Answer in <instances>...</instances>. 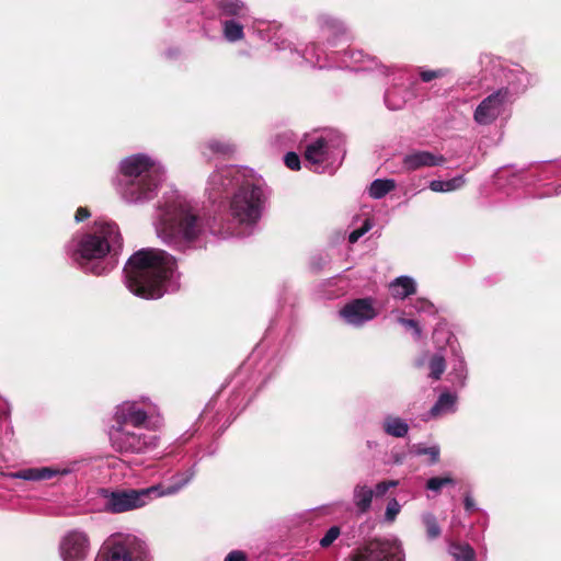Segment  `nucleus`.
<instances>
[{"instance_id": "6", "label": "nucleus", "mask_w": 561, "mask_h": 561, "mask_svg": "<svg viewBox=\"0 0 561 561\" xmlns=\"http://www.w3.org/2000/svg\"><path fill=\"white\" fill-rule=\"evenodd\" d=\"M508 87L502 88L481 101L474 111V121L480 125L493 123L505 110L512 94L524 91L529 84L527 73L518 68L511 69L506 76Z\"/></svg>"}, {"instance_id": "39", "label": "nucleus", "mask_w": 561, "mask_h": 561, "mask_svg": "<svg viewBox=\"0 0 561 561\" xmlns=\"http://www.w3.org/2000/svg\"><path fill=\"white\" fill-rule=\"evenodd\" d=\"M373 227V224L369 219H366L363 224V226L358 229L353 230L348 234V241L350 243H355L362 238L366 232H368Z\"/></svg>"}, {"instance_id": "43", "label": "nucleus", "mask_w": 561, "mask_h": 561, "mask_svg": "<svg viewBox=\"0 0 561 561\" xmlns=\"http://www.w3.org/2000/svg\"><path fill=\"white\" fill-rule=\"evenodd\" d=\"M398 322L400 324L404 325L407 329L412 330L416 339H419L421 336V329L415 320L399 318Z\"/></svg>"}, {"instance_id": "30", "label": "nucleus", "mask_w": 561, "mask_h": 561, "mask_svg": "<svg viewBox=\"0 0 561 561\" xmlns=\"http://www.w3.org/2000/svg\"><path fill=\"white\" fill-rule=\"evenodd\" d=\"M449 553L455 561H474L476 553L471 546L465 543H451L449 546Z\"/></svg>"}, {"instance_id": "22", "label": "nucleus", "mask_w": 561, "mask_h": 561, "mask_svg": "<svg viewBox=\"0 0 561 561\" xmlns=\"http://www.w3.org/2000/svg\"><path fill=\"white\" fill-rule=\"evenodd\" d=\"M373 62H375V58L364 54L363 50H347L343 54L340 67L350 68L356 71L367 70L370 69L367 64Z\"/></svg>"}, {"instance_id": "14", "label": "nucleus", "mask_w": 561, "mask_h": 561, "mask_svg": "<svg viewBox=\"0 0 561 561\" xmlns=\"http://www.w3.org/2000/svg\"><path fill=\"white\" fill-rule=\"evenodd\" d=\"M90 551V538L87 533L73 529L65 534L59 542L62 561H81Z\"/></svg>"}, {"instance_id": "13", "label": "nucleus", "mask_w": 561, "mask_h": 561, "mask_svg": "<svg viewBox=\"0 0 561 561\" xmlns=\"http://www.w3.org/2000/svg\"><path fill=\"white\" fill-rule=\"evenodd\" d=\"M403 550L397 539H375L358 550L353 561H403Z\"/></svg>"}, {"instance_id": "48", "label": "nucleus", "mask_w": 561, "mask_h": 561, "mask_svg": "<svg viewBox=\"0 0 561 561\" xmlns=\"http://www.w3.org/2000/svg\"><path fill=\"white\" fill-rule=\"evenodd\" d=\"M463 504H465L466 511H468V512H472V511L477 510L474 500L469 494H467L465 496Z\"/></svg>"}, {"instance_id": "46", "label": "nucleus", "mask_w": 561, "mask_h": 561, "mask_svg": "<svg viewBox=\"0 0 561 561\" xmlns=\"http://www.w3.org/2000/svg\"><path fill=\"white\" fill-rule=\"evenodd\" d=\"M90 217V213L85 207H79L76 211L75 219L77 222L83 221Z\"/></svg>"}, {"instance_id": "17", "label": "nucleus", "mask_w": 561, "mask_h": 561, "mask_svg": "<svg viewBox=\"0 0 561 561\" xmlns=\"http://www.w3.org/2000/svg\"><path fill=\"white\" fill-rule=\"evenodd\" d=\"M321 35L325 38L331 46H336L337 43L347 42L350 36L347 28L344 24L328 14H322L318 19Z\"/></svg>"}, {"instance_id": "38", "label": "nucleus", "mask_w": 561, "mask_h": 561, "mask_svg": "<svg viewBox=\"0 0 561 561\" xmlns=\"http://www.w3.org/2000/svg\"><path fill=\"white\" fill-rule=\"evenodd\" d=\"M400 511L401 505L399 504V502L396 499H391L386 507L385 519L390 523L393 522L397 515L400 513Z\"/></svg>"}, {"instance_id": "34", "label": "nucleus", "mask_w": 561, "mask_h": 561, "mask_svg": "<svg viewBox=\"0 0 561 561\" xmlns=\"http://www.w3.org/2000/svg\"><path fill=\"white\" fill-rule=\"evenodd\" d=\"M430 377L439 379L445 370V359L440 355H434L430 360Z\"/></svg>"}, {"instance_id": "19", "label": "nucleus", "mask_w": 561, "mask_h": 561, "mask_svg": "<svg viewBox=\"0 0 561 561\" xmlns=\"http://www.w3.org/2000/svg\"><path fill=\"white\" fill-rule=\"evenodd\" d=\"M195 476L194 467L186 469L183 472H179L171 478V482L168 485L156 484L151 485V488H157L158 490L153 493V496L162 497L174 495L180 492L184 486H186Z\"/></svg>"}, {"instance_id": "28", "label": "nucleus", "mask_w": 561, "mask_h": 561, "mask_svg": "<svg viewBox=\"0 0 561 561\" xmlns=\"http://www.w3.org/2000/svg\"><path fill=\"white\" fill-rule=\"evenodd\" d=\"M466 183L463 175H457L450 180H433L430 182V190L436 193H447L459 190Z\"/></svg>"}, {"instance_id": "11", "label": "nucleus", "mask_w": 561, "mask_h": 561, "mask_svg": "<svg viewBox=\"0 0 561 561\" xmlns=\"http://www.w3.org/2000/svg\"><path fill=\"white\" fill-rule=\"evenodd\" d=\"M251 172L252 170L237 165L217 168L207 180L206 194L208 198L213 202L231 198L237 186H240Z\"/></svg>"}, {"instance_id": "15", "label": "nucleus", "mask_w": 561, "mask_h": 561, "mask_svg": "<svg viewBox=\"0 0 561 561\" xmlns=\"http://www.w3.org/2000/svg\"><path fill=\"white\" fill-rule=\"evenodd\" d=\"M340 317L350 325L362 327L377 316V311L369 298L354 299L340 311Z\"/></svg>"}, {"instance_id": "2", "label": "nucleus", "mask_w": 561, "mask_h": 561, "mask_svg": "<svg viewBox=\"0 0 561 561\" xmlns=\"http://www.w3.org/2000/svg\"><path fill=\"white\" fill-rule=\"evenodd\" d=\"M126 287L135 296L158 299L180 287L176 260L161 249H141L134 253L124 267Z\"/></svg>"}, {"instance_id": "8", "label": "nucleus", "mask_w": 561, "mask_h": 561, "mask_svg": "<svg viewBox=\"0 0 561 561\" xmlns=\"http://www.w3.org/2000/svg\"><path fill=\"white\" fill-rule=\"evenodd\" d=\"M95 561H149V550L141 537L118 531L103 541Z\"/></svg>"}, {"instance_id": "44", "label": "nucleus", "mask_w": 561, "mask_h": 561, "mask_svg": "<svg viewBox=\"0 0 561 561\" xmlns=\"http://www.w3.org/2000/svg\"><path fill=\"white\" fill-rule=\"evenodd\" d=\"M398 484L397 481H382L379 482L374 490V494L377 496L383 495L390 488H393Z\"/></svg>"}, {"instance_id": "45", "label": "nucleus", "mask_w": 561, "mask_h": 561, "mask_svg": "<svg viewBox=\"0 0 561 561\" xmlns=\"http://www.w3.org/2000/svg\"><path fill=\"white\" fill-rule=\"evenodd\" d=\"M224 561H247V556L241 550H233L227 554Z\"/></svg>"}, {"instance_id": "10", "label": "nucleus", "mask_w": 561, "mask_h": 561, "mask_svg": "<svg viewBox=\"0 0 561 561\" xmlns=\"http://www.w3.org/2000/svg\"><path fill=\"white\" fill-rule=\"evenodd\" d=\"M110 439L115 450L146 454L158 446V436L150 428L111 427Z\"/></svg>"}, {"instance_id": "3", "label": "nucleus", "mask_w": 561, "mask_h": 561, "mask_svg": "<svg viewBox=\"0 0 561 561\" xmlns=\"http://www.w3.org/2000/svg\"><path fill=\"white\" fill-rule=\"evenodd\" d=\"M121 247V233L116 224L96 220L93 227L73 237L66 247L68 255L84 273L102 275L113 268L106 257Z\"/></svg>"}, {"instance_id": "37", "label": "nucleus", "mask_w": 561, "mask_h": 561, "mask_svg": "<svg viewBox=\"0 0 561 561\" xmlns=\"http://www.w3.org/2000/svg\"><path fill=\"white\" fill-rule=\"evenodd\" d=\"M341 534V529L339 526H332L330 527L325 535L321 538L320 540V546L322 548H328L330 547L336 539L337 537L340 536Z\"/></svg>"}, {"instance_id": "50", "label": "nucleus", "mask_w": 561, "mask_h": 561, "mask_svg": "<svg viewBox=\"0 0 561 561\" xmlns=\"http://www.w3.org/2000/svg\"><path fill=\"white\" fill-rule=\"evenodd\" d=\"M559 173L561 174V170L559 171Z\"/></svg>"}, {"instance_id": "9", "label": "nucleus", "mask_w": 561, "mask_h": 561, "mask_svg": "<svg viewBox=\"0 0 561 561\" xmlns=\"http://www.w3.org/2000/svg\"><path fill=\"white\" fill-rule=\"evenodd\" d=\"M157 490V488L151 486L144 489H102L104 510L107 513L121 514L142 508L156 499L153 493Z\"/></svg>"}, {"instance_id": "35", "label": "nucleus", "mask_w": 561, "mask_h": 561, "mask_svg": "<svg viewBox=\"0 0 561 561\" xmlns=\"http://www.w3.org/2000/svg\"><path fill=\"white\" fill-rule=\"evenodd\" d=\"M385 102L390 110H400L405 103L404 98L398 96L396 90H388L385 94Z\"/></svg>"}, {"instance_id": "25", "label": "nucleus", "mask_w": 561, "mask_h": 561, "mask_svg": "<svg viewBox=\"0 0 561 561\" xmlns=\"http://www.w3.org/2000/svg\"><path fill=\"white\" fill-rule=\"evenodd\" d=\"M382 430L391 437L403 438L408 435L410 426L404 419L387 414L382 420Z\"/></svg>"}, {"instance_id": "29", "label": "nucleus", "mask_w": 561, "mask_h": 561, "mask_svg": "<svg viewBox=\"0 0 561 561\" xmlns=\"http://www.w3.org/2000/svg\"><path fill=\"white\" fill-rule=\"evenodd\" d=\"M396 188V181L391 179H377L369 186V195L379 199Z\"/></svg>"}, {"instance_id": "42", "label": "nucleus", "mask_w": 561, "mask_h": 561, "mask_svg": "<svg viewBox=\"0 0 561 561\" xmlns=\"http://www.w3.org/2000/svg\"><path fill=\"white\" fill-rule=\"evenodd\" d=\"M284 162L287 168L290 170H299L300 169V158L295 152H287Z\"/></svg>"}, {"instance_id": "47", "label": "nucleus", "mask_w": 561, "mask_h": 561, "mask_svg": "<svg viewBox=\"0 0 561 561\" xmlns=\"http://www.w3.org/2000/svg\"><path fill=\"white\" fill-rule=\"evenodd\" d=\"M279 39L280 36H277L276 34L274 36H268V41L273 42L277 49H286L287 47H289V45L286 44L285 41L279 42Z\"/></svg>"}, {"instance_id": "16", "label": "nucleus", "mask_w": 561, "mask_h": 561, "mask_svg": "<svg viewBox=\"0 0 561 561\" xmlns=\"http://www.w3.org/2000/svg\"><path fill=\"white\" fill-rule=\"evenodd\" d=\"M53 466V467H37L19 470L11 474L14 479H21L25 481H43L49 480L57 476H67L75 469L73 466Z\"/></svg>"}, {"instance_id": "23", "label": "nucleus", "mask_w": 561, "mask_h": 561, "mask_svg": "<svg viewBox=\"0 0 561 561\" xmlns=\"http://www.w3.org/2000/svg\"><path fill=\"white\" fill-rule=\"evenodd\" d=\"M248 19H224L221 31L224 38L229 43H237L244 38V24Z\"/></svg>"}, {"instance_id": "27", "label": "nucleus", "mask_w": 561, "mask_h": 561, "mask_svg": "<svg viewBox=\"0 0 561 561\" xmlns=\"http://www.w3.org/2000/svg\"><path fill=\"white\" fill-rule=\"evenodd\" d=\"M457 397L451 393H442L435 404L430 410L431 417H437L442 414L455 412Z\"/></svg>"}, {"instance_id": "36", "label": "nucleus", "mask_w": 561, "mask_h": 561, "mask_svg": "<svg viewBox=\"0 0 561 561\" xmlns=\"http://www.w3.org/2000/svg\"><path fill=\"white\" fill-rule=\"evenodd\" d=\"M414 453L419 456L421 455H427L431 458V462L435 463L439 459V447L438 446H431V447H423V446H414Z\"/></svg>"}, {"instance_id": "49", "label": "nucleus", "mask_w": 561, "mask_h": 561, "mask_svg": "<svg viewBox=\"0 0 561 561\" xmlns=\"http://www.w3.org/2000/svg\"><path fill=\"white\" fill-rule=\"evenodd\" d=\"M556 194H561V185L558 188H556Z\"/></svg>"}, {"instance_id": "5", "label": "nucleus", "mask_w": 561, "mask_h": 561, "mask_svg": "<svg viewBox=\"0 0 561 561\" xmlns=\"http://www.w3.org/2000/svg\"><path fill=\"white\" fill-rule=\"evenodd\" d=\"M266 199V190L261 179L251 172L231 195L229 215L232 222L222 227L219 234L224 238L245 234L244 231L238 228L247 229L254 226L262 216Z\"/></svg>"}, {"instance_id": "33", "label": "nucleus", "mask_w": 561, "mask_h": 561, "mask_svg": "<svg viewBox=\"0 0 561 561\" xmlns=\"http://www.w3.org/2000/svg\"><path fill=\"white\" fill-rule=\"evenodd\" d=\"M455 480L450 477H433L427 480L426 489L433 492H439L443 486L454 485Z\"/></svg>"}, {"instance_id": "24", "label": "nucleus", "mask_w": 561, "mask_h": 561, "mask_svg": "<svg viewBox=\"0 0 561 561\" xmlns=\"http://www.w3.org/2000/svg\"><path fill=\"white\" fill-rule=\"evenodd\" d=\"M389 289L394 299L403 300L415 294L416 283L410 276H399L389 284Z\"/></svg>"}, {"instance_id": "32", "label": "nucleus", "mask_w": 561, "mask_h": 561, "mask_svg": "<svg viewBox=\"0 0 561 561\" xmlns=\"http://www.w3.org/2000/svg\"><path fill=\"white\" fill-rule=\"evenodd\" d=\"M422 523L426 529V536L430 540L436 539L440 536V527L436 517L432 513H424L422 515Z\"/></svg>"}, {"instance_id": "41", "label": "nucleus", "mask_w": 561, "mask_h": 561, "mask_svg": "<svg viewBox=\"0 0 561 561\" xmlns=\"http://www.w3.org/2000/svg\"><path fill=\"white\" fill-rule=\"evenodd\" d=\"M448 73L446 69H437V70H423L420 72V77L424 82H430L436 78H442Z\"/></svg>"}, {"instance_id": "26", "label": "nucleus", "mask_w": 561, "mask_h": 561, "mask_svg": "<svg viewBox=\"0 0 561 561\" xmlns=\"http://www.w3.org/2000/svg\"><path fill=\"white\" fill-rule=\"evenodd\" d=\"M374 490L367 485H356L354 489L353 501L359 513H366L371 505Z\"/></svg>"}, {"instance_id": "40", "label": "nucleus", "mask_w": 561, "mask_h": 561, "mask_svg": "<svg viewBox=\"0 0 561 561\" xmlns=\"http://www.w3.org/2000/svg\"><path fill=\"white\" fill-rule=\"evenodd\" d=\"M413 307L419 313L435 314L436 312L434 305L426 299H417Z\"/></svg>"}, {"instance_id": "20", "label": "nucleus", "mask_w": 561, "mask_h": 561, "mask_svg": "<svg viewBox=\"0 0 561 561\" xmlns=\"http://www.w3.org/2000/svg\"><path fill=\"white\" fill-rule=\"evenodd\" d=\"M219 15L225 19H248L249 8L242 0H215Z\"/></svg>"}, {"instance_id": "18", "label": "nucleus", "mask_w": 561, "mask_h": 561, "mask_svg": "<svg viewBox=\"0 0 561 561\" xmlns=\"http://www.w3.org/2000/svg\"><path fill=\"white\" fill-rule=\"evenodd\" d=\"M446 159L442 154H434L425 150H415L404 156L402 164L408 171L426 167L442 165Z\"/></svg>"}, {"instance_id": "7", "label": "nucleus", "mask_w": 561, "mask_h": 561, "mask_svg": "<svg viewBox=\"0 0 561 561\" xmlns=\"http://www.w3.org/2000/svg\"><path fill=\"white\" fill-rule=\"evenodd\" d=\"M345 156L344 138L333 130L325 131L306 146L305 158L317 172H334Z\"/></svg>"}, {"instance_id": "31", "label": "nucleus", "mask_w": 561, "mask_h": 561, "mask_svg": "<svg viewBox=\"0 0 561 561\" xmlns=\"http://www.w3.org/2000/svg\"><path fill=\"white\" fill-rule=\"evenodd\" d=\"M327 57H328L327 55L324 56V58L322 57L321 53L318 51L317 44H314V43L309 45L305 49L304 55H302V58L307 62H309L313 67H319V68L329 67V65L323 61Z\"/></svg>"}, {"instance_id": "4", "label": "nucleus", "mask_w": 561, "mask_h": 561, "mask_svg": "<svg viewBox=\"0 0 561 561\" xmlns=\"http://www.w3.org/2000/svg\"><path fill=\"white\" fill-rule=\"evenodd\" d=\"M164 180L163 165L145 153L131 154L119 163L117 191L127 203L152 199Z\"/></svg>"}, {"instance_id": "12", "label": "nucleus", "mask_w": 561, "mask_h": 561, "mask_svg": "<svg viewBox=\"0 0 561 561\" xmlns=\"http://www.w3.org/2000/svg\"><path fill=\"white\" fill-rule=\"evenodd\" d=\"M156 407L149 400L124 401L115 408L112 427L149 428Z\"/></svg>"}, {"instance_id": "21", "label": "nucleus", "mask_w": 561, "mask_h": 561, "mask_svg": "<svg viewBox=\"0 0 561 561\" xmlns=\"http://www.w3.org/2000/svg\"><path fill=\"white\" fill-rule=\"evenodd\" d=\"M234 145L228 140L209 139L202 147V154L207 159L215 157H229L234 152Z\"/></svg>"}, {"instance_id": "1", "label": "nucleus", "mask_w": 561, "mask_h": 561, "mask_svg": "<svg viewBox=\"0 0 561 561\" xmlns=\"http://www.w3.org/2000/svg\"><path fill=\"white\" fill-rule=\"evenodd\" d=\"M158 238L174 250L188 252L204 249L214 230L201 209L178 193L165 196L158 206L154 222Z\"/></svg>"}]
</instances>
